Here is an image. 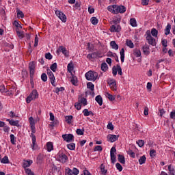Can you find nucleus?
Listing matches in <instances>:
<instances>
[{"label": "nucleus", "mask_w": 175, "mask_h": 175, "mask_svg": "<svg viewBox=\"0 0 175 175\" xmlns=\"http://www.w3.org/2000/svg\"><path fill=\"white\" fill-rule=\"evenodd\" d=\"M85 76L88 81H95L98 79V72L90 70L85 73Z\"/></svg>", "instance_id": "nucleus-1"}, {"label": "nucleus", "mask_w": 175, "mask_h": 175, "mask_svg": "<svg viewBox=\"0 0 175 175\" xmlns=\"http://www.w3.org/2000/svg\"><path fill=\"white\" fill-rule=\"evenodd\" d=\"M116 154H117V149H116V147H112L110 150V157H111V163H114L115 162H117V157L116 156Z\"/></svg>", "instance_id": "nucleus-2"}, {"label": "nucleus", "mask_w": 175, "mask_h": 175, "mask_svg": "<svg viewBox=\"0 0 175 175\" xmlns=\"http://www.w3.org/2000/svg\"><path fill=\"white\" fill-rule=\"evenodd\" d=\"M126 12V8L124 5H117L115 8V10L112 11L113 14H118V13H125Z\"/></svg>", "instance_id": "nucleus-3"}, {"label": "nucleus", "mask_w": 175, "mask_h": 175, "mask_svg": "<svg viewBox=\"0 0 175 175\" xmlns=\"http://www.w3.org/2000/svg\"><path fill=\"white\" fill-rule=\"evenodd\" d=\"M55 14L62 21V23H66V15L59 10L55 11Z\"/></svg>", "instance_id": "nucleus-4"}, {"label": "nucleus", "mask_w": 175, "mask_h": 175, "mask_svg": "<svg viewBox=\"0 0 175 175\" xmlns=\"http://www.w3.org/2000/svg\"><path fill=\"white\" fill-rule=\"evenodd\" d=\"M62 137L67 143H70V142H72L75 139L73 134H64L62 135Z\"/></svg>", "instance_id": "nucleus-5"}, {"label": "nucleus", "mask_w": 175, "mask_h": 175, "mask_svg": "<svg viewBox=\"0 0 175 175\" xmlns=\"http://www.w3.org/2000/svg\"><path fill=\"white\" fill-rule=\"evenodd\" d=\"M119 137H120V135H111V134H109L107 136V140L111 142V143H114V142H117V140H118Z\"/></svg>", "instance_id": "nucleus-6"}, {"label": "nucleus", "mask_w": 175, "mask_h": 175, "mask_svg": "<svg viewBox=\"0 0 175 175\" xmlns=\"http://www.w3.org/2000/svg\"><path fill=\"white\" fill-rule=\"evenodd\" d=\"M29 70L30 75L33 76L35 75V62H31L29 63Z\"/></svg>", "instance_id": "nucleus-7"}, {"label": "nucleus", "mask_w": 175, "mask_h": 175, "mask_svg": "<svg viewBox=\"0 0 175 175\" xmlns=\"http://www.w3.org/2000/svg\"><path fill=\"white\" fill-rule=\"evenodd\" d=\"M120 31H121V26L120 25H112L110 27L111 32H120Z\"/></svg>", "instance_id": "nucleus-8"}, {"label": "nucleus", "mask_w": 175, "mask_h": 175, "mask_svg": "<svg viewBox=\"0 0 175 175\" xmlns=\"http://www.w3.org/2000/svg\"><path fill=\"white\" fill-rule=\"evenodd\" d=\"M146 39L151 46H157V41L152 36H146Z\"/></svg>", "instance_id": "nucleus-9"}, {"label": "nucleus", "mask_w": 175, "mask_h": 175, "mask_svg": "<svg viewBox=\"0 0 175 175\" xmlns=\"http://www.w3.org/2000/svg\"><path fill=\"white\" fill-rule=\"evenodd\" d=\"M31 137H32L31 148L32 150H36L38 147V146L36 145V136L33 133H31Z\"/></svg>", "instance_id": "nucleus-10"}, {"label": "nucleus", "mask_w": 175, "mask_h": 175, "mask_svg": "<svg viewBox=\"0 0 175 175\" xmlns=\"http://www.w3.org/2000/svg\"><path fill=\"white\" fill-rule=\"evenodd\" d=\"M57 53H62L66 57H68V50H66V48L64 47V46H59V49L57 50Z\"/></svg>", "instance_id": "nucleus-11"}, {"label": "nucleus", "mask_w": 175, "mask_h": 175, "mask_svg": "<svg viewBox=\"0 0 175 175\" xmlns=\"http://www.w3.org/2000/svg\"><path fill=\"white\" fill-rule=\"evenodd\" d=\"M142 50L145 55H150V45L146 44L143 46Z\"/></svg>", "instance_id": "nucleus-12"}, {"label": "nucleus", "mask_w": 175, "mask_h": 175, "mask_svg": "<svg viewBox=\"0 0 175 175\" xmlns=\"http://www.w3.org/2000/svg\"><path fill=\"white\" fill-rule=\"evenodd\" d=\"M59 157L62 163H66V161H68V156H66V154L62 153Z\"/></svg>", "instance_id": "nucleus-13"}, {"label": "nucleus", "mask_w": 175, "mask_h": 175, "mask_svg": "<svg viewBox=\"0 0 175 175\" xmlns=\"http://www.w3.org/2000/svg\"><path fill=\"white\" fill-rule=\"evenodd\" d=\"M109 87L112 91H117V83H116V80L111 81Z\"/></svg>", "instance_id": "nucleus-14"}, {"label": "nucleus", "mask_w": 175, "mask_h": 175, "mask_svg": "<svg viewBox=\"0 0 175 175\" xmlns=\"http://www.w3.org/2000/svg\"><path fill=\"white\" fill-rule=\"evenodd\" d=\"M118 161L122 163V165H125V157H124V155L118 154Z\"/></svg>", "instance_id": "nucleus-15"}, {"label": "nucleus", "mask_w": 175, "mask_h": 175, "mask_svg": "<svg viewBox=\"0 0 175 175\" xmlns=\"http://www.w3.org/2000/svg\"><path fill=\"white\" fill-rule=\"evenodd\" d=\"M95 100L96 102H97V103H98L100 106H102V105H103V99L102 98V96L100 95L96 96Z\"/></svg>", "instance_id": "nucleus-16"}, {"label": "nucleus", "mask_w": 175, "mask_h": 175, "mask_svg": "<svg viewBox=\"0 0 175 175\" xmlns=\"http://www.w3.org/2000/svg\"><path fill=\"white\" fill-rule=\"evenodd\" d=\"M46 150L49 152L54 150V145H53V142H48L46 144Z\"/></svg>", "instance_id": "nucleus-17"}, {"label": "nucleus", "mask_w": 175, "mask_h": 175, "mask_svg": "<svg viewBox=\"0 0 175 175\" xmlns=\"http://www.w3.org/2000/svg\"><path fill=\"white\" fill-rule=\"evenodd\" d=\"M29 95L33 99H38V98H39V94H38V91L36 90H33Z\"/></svg>", "instance_id": "nucleus-18"}, {"label": "nucleus", "mask_w": 175, "mask_h": 175, "mask_svg": "<svg viewBox=\"0 0 175 175\" xmlns=\"http://www.w3.org/2000/svg\"><path fill=\"white\" fill-rule=\"evenodd\" d=\"M16 34L18 35L19 39L24 38V31H21L18 28H16Z\"/></svg>", "instance_id": "nucleus-19"}, {"label": "nucleus", "mask_w": 175, "mask_h": 175, "mask_svg": "<svg viewBox=\"0 0 175 175\" xmlns=\"http://www.w3.org/2000/svg\"><path fill=\"white\" fill-rule=\"evenodd\" d=\"M120 59L122 62H124V59H125V50L124 49V48H122L120 52Z\"/></svg>", "instance_id": "nucleus-20"}, {"label": "nucleus", "mask_w": 175, "mask_h": 175, "mask_svg": "<svg viewBox=\"0 0 175 175\" xmlns=\"http://www.w3.org/2000/svg\"><path fill=\"white\" fill-rule=\"evenodd\" d=\"M65 120H66V122H67V124H70L72 122H73V121H72L73 116L72 115L66 116L65 117Z\"/></svg>", "instance_id": "nucleus-21"}, {"label": "nucleus", "mask_w": 175, "mask_h": 175, "mask_svg": "<svg viewBox=\"0 0 175 175\" xmlns=\"http://www.w3.org/2000/svg\"><path fill=\"white\" fill-rule=\"evenodd\" d=\"M37 163L42 165L43 163V154H39L37 157Z\"/></svg>", "instance_id": "nucleus-22"}, {"label": "nucleus", "mask_w": 175, "mask_h": 175, "mask_svg": "<svg viewBox=\"0 0 175 175\" xmlns=\"http://www.w3.org/2000/svg\"><path fill=\"white\" fill-rule=\"evenodd\" d=\"M133 55L137 57H141L142 56V52L140 51V49H135L133 50Z\"/></svg>", "instance_id": "nucleus-23"}, {"label": "nucleus", "mask_w": 175, "mask_h": 175, "mask_svg": "<svg viewBox=\"0 0 175 175\" xmlns=\"http://www.w3.org/2000/svg\"><path fill=\"white\" fill-rule=\"evenodd\" d=\"M100 68H101V70H103V72H106V70H107V69H109V66H107V64H106V62L102 63Z\"/></svg>", "instance_id": "nucleus-24"}, {"label": "nucleus", "mask_w": 175, "mask_h": 175, "mask_svg": "<svg viewBox=\"0 0 175 175\" xmlns=\"http://www.w3.org/2000/svg\"><path fill=\"white\" fill-rule=\"evenodd\" d=\"M170 29H172V25L170 24H167L165 29V35H170Z\"/></svg>", "instance_id": "nucleus-25"}, {"label": "nucleus", "mask_w": 175, "mask_h": 175, "mask_svg": "<svg viewBox=\"0 0 175 175\" xmlns=\"http://www.w3.org/2000/svg\"><path fill=\"white\" fill-rule=\"evenodd\" d=\"M110 46L113 50H118V44L116 43V41H111L110 42Z\"/></svg>", "instance_id": "nucleus-26"}, {"label": "nucleus", "mask_w": 175, "mask_h": 175, "mask_svg": "<svg viewBox=\"0 0 175 175\" xmlns=\"http://www.w3.org/2000/svg\"><path fill=\"white\" fill-rule=\"evenodd\" d=\"M87 88L90 90V91L93 92L95 88V85L92 83V82H88L87 83Z\"/></svg>", "instance_id": "nucleus-27"}, {"label": "nucleus", "mask_w": 175, "mask_h": 175, "mask_svg": "<svg viewBox=\"0 0 175 175\" xmlns=\"http://www.w3.org/2000/svg\"><path fill=\"white\" fill-rule=\"evenodd\" d=\"M106 96L108 98L109 100H111V102L116 100V96H113L109 92L106 93Z\"/></svg>", "instance_id": "nucleus-28"}, {"label": "nucleus", "mask_w": 175, "mask_h": 175, "mask_svg": "<svg viewBox=\"0 0 175 175\" xmlns=\"http://www.w3.org/2000/svg\"><path fill=\"white\" fill-rule=\"evenodd\" d=\"M49 79L51 80L53 87H55V77H54V75L49 76Z\"/></svg>", "instance_id": "nucleus-29"}, {"label": "nucleus", "mask_w": 175, "mask_h": 175, "mask_svg": "<svg viewBox=\"0 0 175 175\" xmlns=\"http://www.w3.org/2000/svg\"><path fill=\"white\" fill-rule=\"evenodd\" d=\"M146 159H147V158H146L145 155H143L142 157H141L139 159V165H143V164L146 163Z\"/></svg>", "instance_id": "nucleus-30"}, {"label": "nucleus", "mask_w": 175, "mask_h": 175, "mask_svg": "<svg viewBox=\"0 0 175 175\" xmlns=\"http://www.w3.org/2000/svg\"><path fill=\"white\" fill-rule=\"evenodd\" d=\"M126 44L128 46V47H130V49H133L135 47V44H133L132 40H126Z\"/></svg>", "instance_id": "nucleus-31"}, {"label": "nucleus", "mask_w": 175, "mask_h": 175, "mask_svg": "<svg viewBox=\"0 0 175 175\" xmlns=\"http://www.w3.org/2000/svg\"><path fill=\"white\" fill-rule=\"evenodd\" d=\"M67 148L68 150L73 151L76 148V144L75 143H70V144H67Z\"/></svg>", "instance_id": "nucleus-32"}, {"label": "nucleus", "mask_w": 175, "mask_h": 175, "mask_svg": "<svg viewBox=\"0 0 175 175\" xmlns=\"http://www.w3.org/2000/svg\"><path fill=\"white\" fill-rule=\"evenodd\" d=\"M151 35L154 38H157L158 37V30H157V29H155V28H152L151 29Z\"/></svg>", "instance_id": "nucleus-33"}, {"label": "nucleus", "mask_w": 175, "mask_h": 175, "mask_svg": "<svg viewBox=\"0 0 175 175\" xmlns=\"http://www.w3.org/2000/svg\"><path fill=\"white\" fill-rule=\"evenodd\" d=\"M130 24L131 27H137V23L136 22V19L135 18L130 19Z\"/></svg>", "instance_id": "nucleus-34"}, {"label": "nucleus", "mask_w": 175, "mask_h": 175, "mask_svg": "<svg viewBox=\"0 0 175 175\" xmlns=\"http://www.w3.org/2000/svg\"><path fill=\"white\" fill-rule=\"evenodd\" d=\"M18 122V120H11V122L10 123V124H11L12 126H20Z\"/></svg>", "instance_id": "nucleus-35"}, {"label": "nucleus", "mask_w": 175, "mask_h": 175, "mask_svg": "<svg viewBox=\"0 0 175 175\" xmlns=\"http://www.w3.org/2000/svg\"><path fill=\"white\" fill-rule=\"evenodd\" d=\"M16 13L18 17H21V18H24V13L23 11L20 10L18 8L16 9Z\"/></svg>", "instance_id": "nucleus-36"}, {"label": "nucleus", "mask_w": 175, "mask_h": 175, "mask_svg": "<svg viewBox=\"0 0 175 175\" xmlns=\"http://www.w3.org/2000/svg\"><path fill=\"white\" fill-rule=\"evenodd\" d=\"M100 55H101V53L100 52H98V51L94 52L93 53H92V56L93 59L98 58V57H102Z\"/></svg>", "instance_id": "nucleus-37"}, {"label": "nucleus", "mask_w": 175, "mask_h": 175, "mask_svg": "<svg viewBox=\"0 0 175 175\" xmlns=\"http://www.w3.org/2000/svg\"><path fill=\"white\" fill-rule=\"evenodd\" d=\"M0 92L6 93V92H9V90L8 89H6V88L5 87V85H0Z\"/></svg>", "instance_id": "nucleus-38"}, {"label": "nucleus", "mask_w": 175, "mask_h": 175, "mask_svg": "<svg viewBox=\"0 0 175 175\" xmlns=\"http://www.w3.org/2000/svg\"><path fill=\"white\" fill-rule=\"evenodd\" d=\"M76 133L78 135L83 136V135H84V129H77L76 131Z\"/></svg>", "instance_id": "nucleus-39"}, {"label": "nucleus", "mask_w": 175, "mask_h": 175, "mask_svg": "<svg viewBox=\"0 0 175 175\" xmlns=\"http://www.w3.org/2000/svg\"><path fill=\"white\" fill-rule=\"evenodd\" d=\"M98 18H96V17L94 16V17H92L91 18V23L92 24H93V25H96V24H98Z\"/></svg>", "instance_id": "nucleus-40"}, {"label": "nucleus", "mask_w": 175, "mask_h": 175, "mask_svg": "<svg viewBox=\"0 0 175 175\" xmlns=\"http://www.w3.org/2000/svg\"><path fill=\"white\" fill-rule=\"evenodd\" d=\"M79 103H82V105H83V106H87V105H88L87 98L82 97L79 100Z\"/></svg>", "instance_id": "nucleus-41"}, {"label": "nucleus", "mask_w": 175, "mask_h": 175, "mask_svg": "<svg viewBox=\"0 0 175 175\" xmlns=\"http://www.w3.org/2000/svg\"><path fill=\"white\" fill-rule=\"evenodd\" d=\"M100 172L104 175H106V174L107 173V170H105V165L103 164L100 165Z\"/></svg>", "instance_id": "nucleus-42"}, {"label": "nucleus", "mask_w": 175, "mask_h": 175, "mask_svg": "<svg viewBox=\"0 0 175 175\" xmlns=\"http://www.w3.org/2000/svg\"><path fill=\"white\" fill-rule=\"evenodd\" d=\"M73 68H74L73 63L72 62L69 63L67 66L68 71L70 72L73 70Z\"/></svg>", "instance_id": "nucleus-43"}, {"label": "nucleus", "mask_w": 175, "mask_h": 175, "mask_svg": "<svg viewBox=\"0 0 175 175\" xmlns=\"http://www.w3.org/2000/svg\"><path fill=\"white\" fill-rule=\"evenodd\" d=\"M116 8H117V5H109V6H108V8H107V10H108L109 12H112V13H113V10H116Z\"/></svg>", "instance_id": "nucleus-44"}, {"label": "nucleus", "mask_w": 175, "mask_h": 175, "mask_svg": "<svg viewBox=\"0 0 175 175\" xmlns=\"http://www.w3.org/2000/svg\"><path fill=\"white\" fill-rule=\"evenodd\" d=\"M31 165H32V161H26L23 163V167H29V166H31Z\"/></svg>", "instance_id": "nucleus-45"}, {"label": "nucleus", "mask_w": 175, "mask_h": 175, "mask_svg": "<svg viewBox=\"0 0 175 175\" xmlns=\"http://www.w3.org/2000/svg\"><path fill=\"white\" fill-rule=\"evenodd\" d=\"M1 163H9V157L8 156H5L1 161Z\"/></svg>", "instance_id": "nucleus-46"}, {"label": "nucleus", "mask_w": 175, "mask_h": 175, "mask_svg": "<svg viewBox=\"0 0 175 175\" xmlns=\"http://www.w3.org/2000/svg\"><path fill=\"white\" fill-rule=\"evenodd\" d=\"M168 170L170 175H174V168L172 166V165H168Z\"/></svg>", "instance_id": "nucleus-47"}, {"label": "nucleus", "mask_w": 175, "mask_h": 175, "mask_svg": "<svg viewBox=\"0 0 175 175\" xmlns=\"http://www.w3.org/2000/svg\"><path fill=\"white\" fill-rule=\"evenodd\" d=\"M10 142H11L12 144H16V140H15L16 137H14V135L11 134L10 135Z\"/></svg>", "instance_id": "nucleus-48"}, {"label": "nucleus", "mask_w": 175, "mask_h": 175, "mask_svg": "<svg viewBox=\"0 0 175 175\" xmlns=\"http://www.w3.org/2000/svg\"><path fill=\"white\" fill-rule=\"evenodd\" d=\"M116 68H118V75H120V76H122V69L121 68V66H120V64H117Z\"/></svg>", "instance_id": "nucleus-49"}, {"label": "nucleus", "mask_w": 175, "mask_h": 175, "mask_svg": "<svg viewBox=\"0 0 175 175\" xmlns=\"http://www.w3.org/2000/svg\"><path fill=\"white\" fill-rule=\"evenodd\" d=\"M14 25H15V27H16V28H18H18H20L21 29H23V26H21V25H20V23H18V21H14Z\"/></svg>", "instance_id": "nucleus-50"}, {"label": "nucleus", "mask_w": 175, "mask_h": 175, "mask_svg": "<svg viewBox=\"0 0 175 175\" xmlns=\"http://www.w3.org/2000/svg\"><path fill=\"white\" fill-rule=\"evenodd\" d=\"M50 69L51 70L52 72H55V70H57V63H53L51 66Z\"/></svg>", "instance_id": "nucleus-51"}, {"label": "nucleus", "mask_w": 175, "mask_h": 175, "mask_svg": "<svg viewBox=\"0 0 175 175\" xmlns=\"http://www.w3.org/2000/svg\"><path fill=\"white\" fill-rule=\"evenodd\" d=\"M155 155H157V150L152 149L150 151V157L151 158H154V157H155Z\"/></svg>", "instance_id": "nucleus-52"}, {"label": "nucleus", "mask_w": 175, "mask_h": 175, "mask_svg": "<svg viewBox=\"0 0 175 175\" xmlns=\"http://www.w3.org/2000/svg\"><path fill=\"white\" fill-rule=\"evenodd\" d=\"M127 153L129 155H130V157H131V158H135V157H136V154H135L134 152H133V150L131 149L128 150Z\"/></svg>", "instance_id": "nucleus-53"}, {"label": "nucleus", "mask_w": 175, "mask_h": 175, "mask_svg": "<svg viewBox=\"0 0 175 175\" xmlns=\"http://www.w3.org/2000/svg\"><path fill=\"white\" fill-rule=\"evenodd\" d=\"M41 80H42V81H44V83H46V81H47V75H46V73L42 74Z\"/></svg>", "instance_id": "nucleus-54"}, {"label": "nucleus", "mask_w": 175, "mask_h": 175, "mask_svg": "<svg viewBox=\"0 0 175 175\" xmlns=\"http://www.w3.org/2000/svg\"><path fill=\"white\" fill-rule=\"evenodd\" d=\"M118 68L113 66L112 68V74L113 76H117Z\"/></svg>", "instance_id": "nucleus-55"}, {"label": "nucleus", "mask_w": 175, "mask_h": 175, "mask_svg": "<svg viewBox=\"0 0 175 175\" xmlns=\"http://www.w3.org/2000/svg\"><path fill=\"white\" fill-rule=\"evenodd\" d=\"M137 144H138L139 147H143V146H144V141L143 139H139L137 141Z\"/></svg>", "instance_id": "nucleus-56"}, {"label": "nucleus", "mask_w": 175, "mask_h": 175, "mask_svg": "<svg viewBox=\"0 0 175 175\" xmlns=\"http://www.w3.org/2000/svg\"><path fill=\"white\" fill-rule=\"evenodd\" d=\"M70 83H72L73 85H76V83H77V78L72 77L70 79Z\"/></svg>", "instance_id": "nucleus-57"}, {"label": "nucleus", "mask_w": 175, "mask_h": 175, "mask_svg": "<svg viewBox=\"0 0 175 175\" xmlns=\"http://www.w3.org/2000/svg\"><path fill=\"white\" fill-rule=\"evenodd\" d=\"M120 18H117L116 20L112 21L110 24H113V25H118L120 24Z\"/></svg>", "instance_id": "nucleus-58"}, {"label": "nucleus", "mask_w": 175, "mask_h": 175, "mask_svg": "<svg viewBox=\"0 0 175 175\" xmlns=\"http://www.w3.org/2000/svg\"><path fill=\"white\" fill-rule=\"evenodd\" d=\"M116 169H118V170H119V172H122V165H121V164L120 163H117L116 164Z\"/></svg>", "instance_id": "nucleus-59"}, {"label": "nucleus", "mask_w": 175, "mask_h": 175, "mask_svg": "<svg viewBox=\"0 0 175 175\" xmlns=\"http://www.w3.org/2000/svg\"><path fill=\"white\" fill-rule=\"evenodd\" d=\"M75 107L77 110H81V104L80 103H76L75 104Z\"/></svg>", "instance_id": "nucleus-60"}, {"label": "nucleus", "mask_w": 175, "mask_h": 175, "mask_svg": "<svg viewBox=\"0 0 175 175\" xmlns=\"http://www.w3.org/2000/svg\"><path fill=\"white\" fill-rule=\"evenodd\" d=\"M107 57H117V53H113V52L109 51L107 53Z\"/></svg>", "instance_id": "nucleus-61"}, {"label": "nucleus", "mask_w": 175, "mask_h": 175, "mask_svg": "<svg viewBox=\"0 0 175 175\" xmlns=\"http://www.w3.org/2000/svg\"><path fill=\"white\" fill-rule=\"evenodd\" d=\"M45 58L46 59H53V55H51V53H46L45 54Z\"/></svg>", "instance_id": "nucleus-62"}, {"label": "nucleus", "mask_w": 175, "mask_h": 175, "mask_svg": "<svg viewBox=\"0 0 175 175\" xmlns=\"http://www.w3.org/2000/svg\"><path fill=\"white\" fill-rule=\"evenodd\" d=\"M66 173H67V174H68V175H75V174H74L73 171H72V170L69 169V168H68V169L66 170Z\"/></svg>", "instance_id": "nucleus-63"}, {"label": "nucleus", "mask_w": 175, "mask_h": 175, "mask_svg": "<svg viewBox=\"0 0 175 175\" xmlns=\"http://www.w3.org/2000/svg\"><path fill=\"white\" fill-rule=\"evenodd\" d=\"M170 118L175 120V109L170 113Z\"/></svg>", "instance_id": "nucleus-64"}]
</instances>
